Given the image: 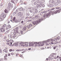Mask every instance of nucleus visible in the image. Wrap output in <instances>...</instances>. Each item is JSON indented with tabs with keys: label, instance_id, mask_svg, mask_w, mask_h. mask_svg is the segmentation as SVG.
<instances>
[{
	"label": "nucleus",
	"instance_id": "obj_17",
	"mask_svg": "<svg viewBox=\"0 0 61 61\" xmlns=\"http://www.w3.org/2000/svg\"><path fill=\"white\" fill-rule=\"evenodd\" d=\"M19 44H20L19 45L20 46H20H21V45H23V44H24V42H21L19 43Z\"/></svg>",
	"mask_w": 61,
	"mask_h": 61
},
{
	"label": "nucleus",
	"instance_id": "obj_32",
	"mask_svg": "<svg viewBox=\"0 0 61 61\" xmlns=\"http://www.w3.org/2000/svg\"><path fill=\"white\" fill-rule=\"evenodd\" d=\"M49 59L50 60H53V58L52 57H51L49 58Z\"/></svg>",
	"mask_w": 61,
	"mask_h": 61
},
{
	"label": "nucleus",
	"instance_id": "obj_29",
	"mask_svg": "<svg viewBox=\"0 0 61 61\" xmlns=\"http://www.w3.org/2000/svg\"><path fill=\"white\" fill-rule=\"evenodd\" d=\"M15 17H14L13 19V21H15Z\"/></svg>",
	"mask_w": 61,
	"mask_h": 61
},
{
	"label": "nucleus",
	"instance_id": "obj_48",
	"mask_svg": "<svg viewBox=\"0 0 61 61\" xmlns=\"http://www.w3.org/2000/svg\"><path fill=\"white\" fill-rule=\"evenodd\" d=\"M29 25L30 26V27L32 26V25L31 24H30Z\"/></svg>",
	"mask_w": 61,
	"mask_h": 61
},
{
	"label": "nucleus",
	"instance_id": "obj_35",
	"mask_svg": "<svg viewBox=\"0 0 61 61\" xmlns=\"http://www.w3.org/2000/svg\"><path fill=\"white\" fill-rule=\"evenodd\" d=\"M5 51V53H7V50L5 51V49H4L3 50V51Z\"/></svg>",
	"mask_w": 61,
	"mask_h": 61
},
{
	"label": "nucleus",
	"instance_id": "obj_10",
	"mask_svg": "<svg viewBox=\"0 0 61 61\" xmlns=\"http://www.w3.org/2000/svg\"><path fill=\"white\" fill-rule=\"evenodd\" d=\"M46 17V16H45V15L43 16V19H46V18H45V17ZM46 17H47V18H48L49 17V16H48V15H46Z\"/></svg>",
	"mask_w": 61,
	"mask_h": 61
},
{
	"label": "nucleus",
	"instance_id": "obj_16",
	"mask_svg": "<svg viewBox=\"0 0 61 61\" xmlns=\"http://www.w3.org/2000/svg\"><path fill=\"white\" fill-rule=\"evenodd\" d=\"M40 18V16H35V18H37V19H38V18Z\"/></svg>",
	"mask_w": 61,
	"mask_h": 61
},
{
	"label": "nucleus",
	"instance_id": "obj_20",
	"mask_svg": "<svg viewBox=\"0 0 61 61\" xmlns=\"http://www.w3.org/2000/svg\"><path fill=\"white\" fill-rule=\"evenodd\" d=\"M57 2L58 3H59V4H60L61 3V0H58L57 1Z\"/></svg>",
	"mask_w": 61,
	"mask_h": 61
},
{
	"label": "nucleus",
	"instance_id": "obj_62",
	"mask_svg": "<svg viewBox=\"0 0 61 61\" xmlns=\"http://www.w3.org/2000/svg\"><path fill=\"white\" fill-rule=\"evenodd\" d=\"M18 54H16V56H18Z\"/></svg>",
	"mask_w": 61,
	"mask_h": 61
},
{
	"label": "nucleus",
	"instance_id": "obj_56",
	"mask_svg": "<svg viewBox=\"0 0 61 61\" xmlns=\"http://www.w3.org/2000/svg\"><path fill=\"white\" fill-rule=\"evenodd\" d=\"M23 23H24V21H22L21 22V24H23Z\"/></svg>",
	"mask_w": 61,
	"mask_h": 61
},
{
	"label": "nucleus",
	"instance_id": "obj_59",
	"mask_svg": "<svg viewBox=\"0 0 61 61\" xmlns=\"http://www.w3.org/2000/svg\"><path fill=\"white\" fill-rule=\"evenodd\" d=\"M55 1H53L52 2V4H54V3H55Z\"/></svg>",
	"mask_w": 61,
	"mask_h": 61
},
{
	"label": "nucleus",
	"instance_id": "obj_34",
	"mask_svg": "<svg viewBox=\"0 0 61 61\" xmlns=\"http://www.w3.org/2000/svg\"><path fill=\"white\" fill-rule=\"evenodd\" d=\"M3 26L4 28H5V27L6 26V24H4Z\"/></svg>",
	"mask_w": 61,
	"mask_h": 61
},
{
	"label": "nucleus",
	"instance_id": "obj_14",
	"mask_svg": "<svg viewBox=\"0 0 61 61\" xmlns=\"http://www.w3.org/2000/svg\"><path fill=\"white\" fill-rule=\"evenodd\" d=\"M5 13H8L9 11L6 9L5 10Z\"/></svg>",
	"mask_w": 61,
	"mask_h": 61
},
{
	"label": "nucleus",
	"instance_id": "obj_55",
	"mask_svg": "<svg viewBox=\"0 0 61 61\" xmlns=\"http://www.w3.org/2000/svg\"><path fill=\"white\" fill-rule=\"evenodd\" d=\"M2 50H0V53H2Z\"/></svg>",
	"mask_w": 61,
	"mask_h": 61
},
{
	"label": "nucleus",
	"instance_id": "obj_6",
	"mask_svg": "<svg viewBox=\"0 0 61 61\" xmlns=\"http://www.w3.org/2000/svg\"><path fill=\"white\" fill-rule=\"evenodd\" d=\"M29 44L30 45L29 46H31L32 47H33L34 46V44H33L32 42H29Z\"/></svg>",
	"mask_w": 61,
	"mask_h": 61
},
{
	"label": "nucleus",
	"instance_id": "obj_31",
	"mask_svg": "<svg viewBox=\"0 0 61 61\" xmlns=\"http://www.w3.org/2000/svg\"><path fill=\"white\" fill-rule=\"evenodd\" d=\"M10 42H12L13 43V40H11L10 41Z\"/></svg>",
	"mask_w": 61,
	"mask_h": 61
},
{
	"label": "nucleus",
	"instance_id": "obj_33",
	"mask_svg": "<svg viewBox=\"0 0 61 61\" xmlns=\"http://www.w3.org/2000/svg\"><path fill=\"white\" fill-rule=\"evenodd\" d=\"M21 46H23V47H24L25 46V44H21V45H20Z\"/></svg>",
	"mask_w": 61,
	"mask_h": 61
},
{
	"label": "nucleus",
	"instance_id": "obj_50",
	"mask_svg": "<svg viewBox=\"0 0 61 61\" xmlns=\"http://www.w3.org/2000/svg\"><path fill=\"white\" fill-rule=\"evenodd\" d=\"M9 51L10 52H11V51H13V50L10 49L9 50Z\"/></svg>",
	"mask_w": 61,
	"mask_h": 61
},
{
	"label": "nucleus",
	"instance_id": "obj_24",
	"mask_svg": "<svg viewBox=\"0 0 61 61\" xmlns=\"http://www.w3.org/2000/svg\"><path fill=\"white\" fill-rule=\"evenodd\" d=\"M35 12L36 13H37V9H35Z\"/></svg>",
	"mask_w": 61,
	"mask_h": 61
},
{
	"label": "nucleus",
	"instance_id": "obj_26",
	"mask_svg": "<svg viewBox=\"0 0 61 61\" xmlns=\"http://www.w3.org/2000/svg\"><path fill=\"white\" fill-rule=\"evenodd\" d=\"M18 15H22V14L21 13V12H20L18 13Z\"/></svg>",
	"mask_w": 61,
	"mask_h": 61
},
{
	"label": "nucleus",
	"instance_id": "obj_4",
	"mask_svg": "<svg viewBox=\"0 0 61 61\" xmlns=\"http://www.w3.org/2000/svg\"><path fill=\"white\" fill-rule=\"evenodd\" d=\"M0 30L1 32H4L5 31V28H4L3 26H2L1 28H0Z\"/></svg>",
	"mask_w": 61,
	"mask_h": 61
},
{
	"label": "nucleus",
	"instance_id": "obj_2",
	"mask_svg": "<svg viewBox=\"0 0 61 61\" xmlns=\"http://www.w3.org/2000/svg\"><path fill=\"white\" fill-rule=\"evenodd\" d=\"M16 34V32L14 31V33H11V35L10 36V38H15V35Z\"/></svg>",
	"mask_w": 61,
	"mask_h": 61
},
{
	"label": "nucleus",
	"instance_id": "obj_30",
	"mask_svg": "<svg viewBox=\"0 0 61 61\" xmlns=\"http://www.w3.org/2000/svg\"><path fill=\"white\" fill-rule=\"evenodd\" d=\"M58 10L60 11L59 13H60V12H61V7H60V9H59V10Z\"/></svg>",
	"mask_w": 61,
	"mask_h": 61
},
{
	"label": "nucleus",
	"instance_id": "obj_23",
	"mask_svg": "<svg viewBox=\"0 0 61 61\" xmlns=\"http://www.w3.org/2000/svg\"><path fill=\"white\" fill-rule=\"evenodd\" d=\"M55 5H58V3L57 2H56L55 3Z\"/></svg>",
	"mask_w": 61,
	"mask_h": 61
},
{
	"label": "nucleus",
	"instance_id": "obj_40",
	"mask_svg": "<svg viewBox=\"0 0 61 61\" xmlns=\"http://www.w3.org/2000/svg\"><path fill=\"white\" fill-rule=\"evenodd\" d=\"M42 4L41 3L40 4V7H42Z\"/></svg>",
	"mask_w": 61,
	"mask_h": 61
},
{
	"label": "nucleus",
	"instance_id": "obj_28",
	"mask_svg": "<svg viewBox=\"0 0 61 61\" xmlns=\"http://www.w3.org/2000/svg\"><path fill=\"white\" fill-rule=\"evenodd\" d=\"M37 2H35L34 3V5H37Z\"/></svg>",
	"mask_w": 61,
	"mask_h": 61
},
{
	"label": "nucleus",
	"instance_id": "obj_64",
	"mask_svg": "<svg viewBox=\"0 0 61 61\" xmlns=\"http://www.w3.org/2000/svg\"><path fill=\"white\" fill-rule=\"evenodd\" d=\"M56 9H59V7H57L56 8Z\"/></svg>",
	"mask_w": 61,
	"mask_h": 61
},
{
	"label": "nucleus",
	"instance_id": "obj_22",
	"mask_svg": "<svg viewBox=\"0 0 61 61\" xmlns=\"http://www.w3.org/2000/svg\"><path fill=\"white\" fill-rule=\"evenodd\" d=\"M11 28V26L9 25H8V29H9L10 28Z\"/></svg>",
	"mask_w": 61,
	"mask_h": 61
},
{
	"label": "nucleus",
	"instance_id": "obj_43",
	"mask_svg": "<svg viewBox=\"0 0 61 61\" xmlns=\"http://www.w3.org/2000/svg\"><path fill=\"white\" fill-rule=\"evenodd\" d=\"M41 7H45V5H42Z\"/></svg>",
	"mask_w": 61,
	"mask_h": 61
},
{
	"label": "nucleus",
	"instance_id": "obj_41",
	"mask_svg": "<svg viewBox=\"0 0 61 61\" xmlns=\"http://www.w3.org/2000/svg\"><path fill=\"white\" fill-rule=\"evenodd\" d=\"M0 19L1 20V21H3V20H4V19H3L2 17L1 18V17H0Z\"/></svg>",
	"mask_w": 61,
	"mask_h": 61
},
{
	"label": "nucleus",
	"instance_id": "obj_49",
	"mask_svg": "<svg viewBox=\"0 0 61 61\" xmlns=\"http://www.w3.org/2000/svg\"><path fill=\"white\" fill-rule=\"evenodd\" d=\"M24 46H27V45L24 44Z\"/></svg>",
	"mask_w": 61,
	"mask_h": 61
},
{
	"label": "nucleus",
	"instance_id": "obj_58",
	"mask_svg": "<svg viewBox=\"0 0 61 61\" xmlns=\"http://www.w3.org/2000/svg\"><path fill=\"white\" fill-rule=\"evenodd\" d=\"M31 50V48H29L28 49V50Z\"/></svg>",
	"mask_w": 61,
	"mask_h": 61
},
{
	"label": "nucleus",
	"instance_id": "obj_12",
	"mask_svg": "<svg viewBox=\"0 0 61 61\" xmlns=\"http://www.w3.org/2000/svg\"><path fill=\"white\" fill-rule=\"evenodd\" d=\"M14 46H18V42H16L14 43Z\"/></svg>",
	"mask_w": 61,
	"mask_h": 61
},
{
	"label": "nucleus",
	"instance_id": "obj_53",
	"mask_svg": "<svg viewBox=\"0 0 61 61\" xmlns=\"http://www.w3.org/2000/svg\"><path fill=\"white\" fill-rule=\"evenodd\" d=\"M39 6V4H37V7H38Z\"/></svg>",
	"mask_w": 61,
	"mask_h": 61
},
{
	"label": "nucleus",
	"instance_id": "obj_19",
	"mask_svg": "<svg viewBox=\"0 0 61 61\" xmlns=\"http://www.w3.org/2000/svg\"><path fill=\"white\" fill-rule=\"evenodd\" d=\"M49 6L50 7H53V6H54V5L52 4H50Z\"/></svg>",
	"mask_w": 61,
	"mask_h": 61
},
{
	"label": "nucleus",
	"instance_id": "obj_61",
	"mask_svg": "<svg viewBox=\"0 0 61 61\" xmlns=\"http://www.w3.org/2000/svg\"><path fill=\"white\" fill-rule=\"evenodd\" d=\"M4 15V13H2V15Z\"/></svg>",
	"mask_w": 61,
	"mask_h": 61
},
{
	"label": "nucleus",
	"instance_id": "obj_21",
	"mask_svg": "<svg viewBox=\"0 0 61 61\" xmlns=\"http://www.w3.org/2000/svg\"><path fill=\"white\" fill-rule=\"evenodd\" d=\"M57 40H59L60 39V37L59 36H58L57 38H56Z\"/></svg>",
	"mask_w": 61,
	"mask_h": 61
},
{
	"label": "nucleus",
	"instance_id": "obj_36",
	"mask_svg": "<svg viewBox=\"0 0 61 61\" xmlns=\"http://www.w3.org/2000/svg\"><path fill=\"white\" fill-rule=\"evenodd\" d=\"M5 15H3V16H2V17L3 18H5Z\"/></svg>",
	"mask_w": 61,
	"mask_h": 61
},
{
	"label": "nucleus",
	"instance_id": "obj_25",
	"mask_svg": "<svg viewBox=\"0 0 61 61\" xmlns=\"http://www.w3.org/2000/svg\"><path fill=\"white\" fill-rule=\"evenodd\" d=\"M11 2H12V5H13V4H14L15 3V2H14V0H11Z\"/></svg>",
	"mask_w": 61,
	"mask_h": 61
},
{
	"label": "nucleus",
	"instance_id": "obj_42",
	"mask_svg": "<svg viewBox=\"0 0 61 61\" xmlns=\"http://www.w3.org/2000/svg\"><path fill=\"white\" fill-rule=\"evenodd\" d=\"M50 41V40L48 39V40H47V41H46H46H47V42H49V41Z\"/></svg>",
	"mask_w": 61,
	"mask_h": 61
},
{
	"label": "nucleus",
	"instance_id": "obj_9",
	"mask_svg": "<svg viewBox=\"0 0 61 61\" xmlns=\"http://www.w3.org/2000/svg\"><path fill=\"white\" fill-rule=\"evenodd\" d=\"M56 53H53V54L51 55V56L54 57V58H55L56 57Z\"/></svg>",
	"mask_w": 61,
	"mask_h": 61
},
{
	"label": "nucleus",
	"instance_id": "obj_11",
	"mask_svg": "<svg viewBox=\"0 0 61 61\" xmlns=\"http://www.w3.org/2000/svg\"><path fill=\"white\" fill-rule=\"evenodd\" d=\"M16 33H18V27H17L16 28Z\"/></svg>",
	"mask_w": 61,
	"mask_h": 61
},
{
	"label": "nucleus",
	"instance_id": "obj_7",
	"mask_svg": "<svg viewBox=\"0 0 61 61\" xmlns=\"http://www.w3.org/2000/svg\"><path fill=\"white\" fill-rule=\"evenodd\" d=\"M51 13H52V11H50L49 13L46 14V15H51Z\"/></svg>",
	"mask_w": 61,
	"mask_h": 61
},
{
	"label": "nucleus",
	"instance_id": "obj_47",
	"mask_svg": "<svg viewBox=\"0 0 61 61\" xmlns=\"http://www.w3.org/2000/svg\"><path fill=\"white\" fill-rule=\"evenodd\" d=\"M23 29H24V30H26V28L24 27Z\"/></svg>",
	"mask_w": 61,
	"mask_h": 61
},
{
	"label": "nucleus",
	"instance_id": "obj_44",
	"mask_svg": "<svg viewBox=\"0 0 61 61\" xmlns=\"http://www.w3.org/2000/svg\"><path fill=\"white\" fill-rule=\"evenodd\" d=\"M50 40L51 41V42H53V41H54V40L53 39H50Z\"/></svg>",
	"mask_w": 61,
	"mask_h": 61
},
{
	"label": "nucleus",
	"instance_id": "obj_8",
	"mask_svg": "<svg viewBox=\"0 0 61 61\" xmlns=\"http://www.w3.org/2000/svg\"><path fill=\"white\" fill-rule=\"evenodd\" d=\"M32 44H34L35 45L36 44H37V45H39V42H32Z\"/></svg>",
	"mask_w": 61,
	"mask_h": 61
},
{
	"label": "nucleus",
	"instance_id": "obj_18",
	"mask_svg": "<svg viewBox=\"0 0 61 61\" xmlns=\"http://www.w3.org/2000/svg\"><path fill=\"white\" fill-rule=\"evenodd\" d=\"M7 56L6 55L4 56V60H6L7 59Z\"/></svg>",
	"mask_w": 61,
	"mask_h": 61
},
{
	"label": "nucleus",
	"instance_id": "obj_57",
	"mask_svg": "<svg viewBox=\"0 0 61 61\" xmlns=\"http://www.w3.org/2000/svg\"><path fill=\"white\" fill-rule=\"evenodd\" d=\"M8 32H9V30L6 31V33H8Z\"/></svg>",
	"mask_w": 61,
	"mask_h": 61
},
{
	"label": "nucleus",
	"instance_id": "obj_38",
	"mask_svg": "<svg viewBox=\"0 0 61 61\" xmlns=\"http://www.w3.org/2000/svg\"><path fill=\"white\" fill-rule=\"evenodd\" d=\"M27 28L29 29L30 28V26L29 25H28L27 26Z\"/></svg>",
	"mask_w": 61,
	"mask_h": 61
},
{
	"label": "nucleus",
	"instance_id": "obj_13",
	"mask_svg": "<svg viewBox=\"0 0 61 61\" xmlns=\"http://www.w3.org/2000/svg\"><path fill=\"white\" fill-rule=\"evenodd\" d=\"M28 9H31V10H33V11H34L35 10V8L34 7H31L30 8H28Z\"/></svg>",
	"mask_w": 61,
	"mask_h": 61
},
{
	"label": "nucleus",
	"instance_id": "obj_39",
	"mask_svg": "<svg viewBox=\"0 0 61 61\" xmlns=\"http://www.w3.org/2000/svg\"><path fill=\"white\" fill-rule=\"evenodd\" d=\"M30 13H33V11L31 10H30Z\"/></svg>",
	"mask_w": 61,
	"mask_h": 61
},
{
	"label": "nucleus",
	"instance_id": "obj_51",
	"mask_svg": "<svg viewBox=\"0 0 61 61\" xmlns=\"http://www.w3.org/2000/svg\"><path fill=\"white\" fill-rule=\"evenodd\" d=\"M31 21H32V20H28V22H30Z\"/></svg>",
	"mask_w": 61,
	"mask_h": 61
},
{
	"label": "nucleus",
	"instance_id": "obj_63",
	"mask_svg": "<svg viewBox=\"0 0 61 61\" xmlns=\"http://www.w3.org/2000/svg\"><path fill=\"white\" fill-rule=\"evenodd\" d=\"M46 46H48L49 44L48 43H46Z\"/></svg>",
	"mask_w": 61,
	"mask_h": 61
},
{
	"label": "nucleus",
	"instance_id": "obj_37",
	"mask_svg": "<svg viewBox=\"0 0 61 61\" xmlns=\"http://www.w3.org/2000/svg\"><path fill=\"white\" fill-rule=\"evenodd\" d=\"M23 8H20L19 9V10L20 11H21V10H23Z\"/></svg>",
	"mask_w": 61,
	"mask_h": 61
},
{
	"label": "nucleus",
	"instance_id": "obj_5",
	"mask_svg": "<svg viewBox=\"0 0 61 61\" xmlns=\"http://www.w3.org/2000/svg\"><path fill=\"white\" fill-rule=\"evenodd\" d=\"M59 11L58 10H57L56 11H55L54 12H53L52 13V15H54V14H56L57 13H59Z\"/></svg>",
	"mask_w": 61,
	"mask_h": 61
},
{
	"label": "nucleus",
	"instance_id": "obj_1",
	"mask_svg": "<svg viewBox=\"0 0 61 61\" xmlns=\"http://www.w3.org/2000/svg\"><path fill=\"white\" fill-rule=\"evenodd\" d=\"M43 20V19H40L39 20H38L37 21H34L33 22H32L33 24V25H35L36 24V25L38 24L39 23H40V22H41V21H42Z\"/></svg>",
	"mask_w": 61,
	"mask_h": 61
},
{
	"label": "nucleus",
	"instance_id": "obj_46",
	"mask_svg": "<svg viewBox=\"0 0 61 61\" xmlns=\"http://www.w3.org/2000/svg\"><path fill=\"white\" fill-rule=\"evenodd\" d=\"M21 33V34H23V31H20Z\"/></svg>",
	"mask_w": 61,
	"mask_h": 61
},
{
	"label": "nucleus",
	"instance_id": "obj_3",
	"mask_svg": "<svg viewBox=\"0 0 61 61\" xmlns=\"http://www.w3.org/2000/svg\"><path fill=\"white\" fill-rule=\"evenodd\" d=\"M44 42H39V45H38V46H44V45H45V44H44V43H46V42L45 41H44Z\"/></svg>",
	"mask_w": 61,
	"mask_h": 61
},
{
	"label": "nucleus",
	"instance_id": "obj_52",
	"mask_svg": "<svg viewBox=\"0 0 61 61\" xmlns=\"http://www.w3.org/2000/svg\"><path fill=\"white\" fill-rule=\"evenodd\" d=\"M10 54L11 55H14V53H13L12 52L10 53Z\"/></svg>",
	"mask_w": 61,
	"mask_h": 61
},
{
	"label": "nucleus",
	"instance_id": "obj_15",
	"mask_svg": "<svg viewBox=\"0 0 61 61\" xmlns=\"http://www.w3.org/2000/svg\"><path fill=\"white\" fill-rule=\"evenodd\" d=\"M12 5H11V3H10V2L8 3V6H9V7H11V6Z\"/></svg>",
	"mask_w": 61,
	"mask_h": 61
},
{
	"label": "nucleus",
	"instance_id": "obj_45",
	"mask_svg": "<svg viewBox=\"0 0 61 61\" xmlns=\"http://www.w3.org/2000/svg\"><path fill=\"white\" fill-rule=\"evenodd\" d=\"M55 8H53L51 9V10H53V11H54V10H55Z\"/></svg>",
	"mask_w": 61,
	"mask_h": 61
},
{
	"label": "nucleus",
	"instance_id": "obj_60",
	"mask_svg": "<svg viewBox=\"0 0 61 61\" xmlns=\"http://www.w3.org/2000/svg\"><path fill=\"white\" fill-rule=\"evenodd\" d=\"M6 37H5L4 38V39H5V40L6 39Z\"/></svg>",
	"mask_w": 61,
	"mask_h": 61
},
{
	"label": "nucleus",
	"instance_id": "obj_54",
	"mask_svg": "<svg viewBox=\"0 0 61 61\" xmlns=\"http://www.w3.org/2000/svg\"><path fill=\"white\" fill-rule=\"evenodd\" d=\"M46 12H47V11H43V13H46Z\"/></svg>",
	"mask_w": 61,
	"mask_h": 61
},
{
	"label": "nucleus",
	"instance_id": "obj_27",
	"mask_svg": "<svg viewBox=\"0 0 61 61\" xmlns=\"http://www.w3.org/2000/svg\"><path fill=\"white\" fill-rule=\"evenodd\" d=\"M15 14H16V12H14L13 14V15H15Z\"/></svg>",
	"mask_w": 61,
	"mask_h": 61
}]
</instances>
